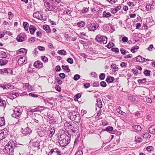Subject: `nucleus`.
I'll list each match as a JSON object with an SVG mask.
<instances>
[{
  "mask_svg": "<svg viewBox=\"0 0 155 155\" xmlns=\"http://www.w3.org/2000/svg\"><path fill=\"white\" fill-rule=\"evenodd\" d=\"M59 76L62 79H64L65 77V74L63 73H61L59 74Z\"/></svg>",
  "mask_w": 155,
  "mask_h": 155,
  "instance_id": "obj_63",
  "label": "nucleus"
},
{
  "mask_svg": "<svg viewBox=\"0 0 155 155\" xmlns=\"http://www.w3.org/2000/svg\"><path fill=\"white\" fill-rule=\"evenodd\" d=\"M81 95L80 93H78L74 96V99L75 101H77L78 99L81 97Z\"/></svg>",
  "mask_w": 155,
  "mask_h": 155,
  "instance_id": "obj_42",
  "label": "nucleus"
},
{
  "mask_svg": "<svg viewBox=\"0 0 155 155\" xmlns=\"http://www.w3.org/2000/svg\"><path fill=\"white\" fill-rule=\"evenodd\" d=\"M27 52V50L24 48H22L20 49L18 53V54H26Z\"/></svg>",
  "mask_w": 155,
  "mask_h": 155,
  "instance_id": "obj_35",
  "label": "nucleus"
},
{
  "mask_svg": "<svg viewBox=\"0 0 155 155\" xmlns=\"http://www.w3.org/2000/svg\"><path fill=\"white\" fill-rule=\"evenodd\" d=\"M25 86L27 89L29 91L34 90L33 87H32L28 83H25Z\"/></svg>",
  "mask_w": 155,
  "mask_h": 155,
  "instance_id": "obj_27",
  "label": "nucleus"
},
{
  "mask_svg": "<svg viewBox=\"0 0 155 155\" xmlns=\"http://www.w3.org/2000/svg\"><path fill=\"white\" fill-rule=\"evenodd\" d=\"M70 129L74 133L78 132L79 127L77 124L73 123L71 124H70L69 126Z\"/></svg>",
  "mask_w": 155,
  "mask_h": 155,
  "instance_id": "obj_10",
  "label": "nucleus"
},
{
  "mask_svg": "<svg viewBox=\"0 0 155 155\" xmlns=\"http://www.w3.org/2000/svg\"><path fill=\"white\" fill-rule=\"evenodd\" d=\"M23 25L25 30L28 31L29 25L28 23L27 22L25 21L23 22Z\"/></svg>",
  "mask_w": 155,
  "mask_h": 155,
  "instance_id": "obj_34",
  "label": "nucleus"
},
{
  "mask_svg": "<svg viewBox=\"0 0 155 155\" xmlns=\"http://www.w3.org/2000/svg\"><path fill=\"white\" fill-rule=\"evenodd\" d=\"M45 107L42 106H38V107L35 108L30 110L29 112H31L32 113V117H34L38 118H41V116L39 114H37V113H34L35 112H38V113H41V111L44 110L45 109Z\"/></svg>",
  "mask_w": 155,
  "mask_h": 155,
  "instance_id": "obj_3",
  "label": "nucleus"
},
{
  "mask_svg": "<svg viewBox=\"0 0 155 155\" xmlns=\"http://www.w3.org/2000/svg\"><path fill=\"white\" fill-rule=\"evenodd\" d=\"M100 85L101 87H105L107 86V84L105 82L102 81L100 83Z\"/></svg>",
  "mask_w": 155,
  "mask_h": 155,
  "instance_id": "obj_62",
  "label": "nucleus"
},
{
  "mask_svg": "<svg viewBox=\"0 0 155 155\" xmlns=\"http://www.w3.org/2000/svg\"><path fill=\"white\" fill-rule=\"evenodd\" d=\"M111 16V14L108 12L105 11H104L103 13V17L104 18H107Z\"/></svg>",
  "mask_w": 155,
  "mask_h": 155,
  "instance_id": "obj_23",
  "label": "nucleus"
},
{
  "mask_svg": "<svg viewBox=\"0 0 155 155\" xmlns=\"http://www.w3.org/2000/svg\"><path fill=\"white\" fill-rule=\"evenodd\" d=\"M136 61L137 62H143L146 61H150V60L142 57L140 55H138L135 58Z\"/></svg>",
  "mask_w": 155,
  "mask_h": 155,
  "instance_id": "obj_14",
  "label": "nucleus"
},
{
  "mask_svg": "<svg viewBox=\"0 0 155 155\" xmlns=\"http://www.w3.org/2000/svg\"><path fill=\"white\" fill-rule=\"evenodd\" d=\"M41 59L45 62H47L48 61V58L45 56H41Z\"/></svg>",
  "mask_w": 155,
  "mask_h": 155,
  "instance_id": "obj_47",
  "label": "nucleus"
},
{
  "mask_svg": "<svg viewBox=\"0 0 155 155\" xmlns=\"http://www.w3.org/2000/svg\"><path fill=\"white\" fill-rule=\"evenodd\" d=\"M39 132H40V133H39V134L40 137H42L43 136H46V130H41Z\"/></svg>",
  "mask_w": 155,
  "mask_h": 155,
  "instance_id": "obj_40",
  "label": "nucleus"
},
{
  "mask_svg": "<svg viewBox=\"0 0 155 155\" xmlns=\"http://www.w3.org/2000/svg\"><path fill=\"white\" fill-rule=\"evenodd\" d=\"M0 73L4 75L10 76L13 74L12 69L9 68H4L0 70Z\"/></svg>",
  "mask_w": 155,
  "mask_h": 155,
  "instance_id": "obj_7",
  "label": "nucleus"
},
{
  "mask_svg": "<svg viewBox=\"0 0 155 155\" xmlns=\"http://www.w3.org/2000/svg\"><path fill=\"white\" fill-rule=\"evenodd\" d=\"M13 112L14 113L12 114V116L17 119L19 118L21 114V110L19 108L16 107Z\"/></svg>",
  "mask_w": 155,
  "mask_h": 155,
  "instance_id": "obj_8",
  "label": "nucleus"
},
{
  "mask_svg": "<svg viewBox=\"0 0 155 155\" xmlns=\"http://www.w3.org/2000/svg\"><path fill=\"white\" fill-rule=\"evenodd\" d=\"M55 132V128L54 127H50L48 130V134H49V136L51 137L52 136Z\"/></svg>",
  "mask_w": 155,
  "mask_h": 155,
  "instance_id": "obj_16",
  "label": "nucleus"
},
{
  "mask_svg": "<svg viewBox=\"0 0 155 155\" xmlns=\"http://www.w3.org/2000/svg\"><path fill=\"white\" fill-rule=\"evenodd\" d=\"M132 128L134 131L139 132L141 130V127L137 125H134L132 126Z\"/></svg>",
  "mask_w": 155,
  "mask_h": 155,
  "instance_id": "obj_19",
  "label": "nucleus"
},
{
  "mask_svg": "<svg viewBox=\"0 0 155 155\" xmlns=\"http://www.w3.org/2000/svg\"><path fill=\"white\" fill-rule=\"evenodd\" d=\"M8 62L7 60L5 59H0V65L2 66L6 64Z\"/></svg>",
  "mask_w": 155,
  "mask_h": 155,
  "instance_id": "obj_30",
  "label": "nucleus"
},
{
  "mask_svg": "<svg viewBox=\"0 0 155 155\" xmlns=\"http://www.w3.org/2000/svg\"><path fill=\"white\" fill-rule=\"evenodd\" d=\"M35 38L34 37H32L28 39V41L30 43H32L35 41Z\"/></svg>",
  "mask_w": 155,
  "mask_h": 155,
  "instance_id": "obj_64",
  "label": "nucleus"
},
{
  "mask_svg": "<svg viewBox=\"0 0 155 155\" xmlns=\"http://www.w3.org/2000/svg\"><path fill=\"white\" fill-rule=\"evenodd\" d=\"M97 23H90L87 25V28L88 30L91 31H94L97 28Z\"/></svg>",
  "mask_w": 155,
  "mask_h": 155,
  "instance_id": "obj_13",
  "label": "nucleus"
},
{
  "mask_svg": "<svg viewBox=\"0 0 155 155\" xmlns=\"http://www.w3.org/2000/svg\"><path fill=\"white\" fill-rule=\"evenodd\" d=\"M23 146L22 144L17 143L15 140H12L5 146L3 151L5 154H8V155H14V150L15 148H22Z\"/></svg>",
  "mask_w": 155,
  "mask_h": 155,
  "instance_id": "obj_1",
  "label": "nucleus"
},
{
  "mask_svg": "<svg viewBox=\"0 0 155 155\" xmlns=\"http://www.w3.org/2000/svg\"><path fill=\"white\" fill-rule=\"evenodd\" d=\"M114 45V44L112 42H109L107 45V47L108 48H110Z\"/></svg>",
  "mask_w": 155,
  "mask_h": 155,
  "instance_id": "obj_51",
  "label": "nucleus"
},
{
  "mask_svg": "<svg viewBox=\"0 0 155 155\" xmlns=\"http://www.w3.org/2000/svg\"><path fill=\"white\" fill-rule=\"evenodd\" d=\"M85 25V22L82 21L78 22L77 24V26L81 28L84 27Z\"/></svg>",
  "mask_w": 155,
  "mask_h": 155,
  "instance_id": "obj_37",
  "label": "nucleus"
},
{
  "mask_svg": "<svg viewBox=\"0 0 155 155\" xmlns=\"http://www.w3.org/2000/svg\"><path fill=\"white\" fill-rule=\"evenodd\" d=\"M34 139L31 140V142H32V147L35 150H38L40 149L41 146L40 145V141L39 140L34 141Z\"/></svg>",
  "mask_w": 155,
  "mask_h": 155,
  "instance_id": "obj_6",
  "label": "nucleus"
},
{
  "mask_svg": "<svg viewBox=\"0 0 155 155\" xmlns=\"http://www.w3.org/2000/svg\"><path fill=\"white\" fill-rule=\"evenodd\" d=\"M36 29L35 27L33 25H31L29 28L30 33L31 34H33L35 31Z\"/></svg>",
  "mask_w": 155,
  "mask_h": 155,
  "instance_id": "obj_20",
  "label": "nucleus"
},
{
  "mask_svg": "<svg viewBox=\"0 0 155 155\" xmlns=\"http://www.w3.org/2000/svg\"><path fill=\"white\" fill-rule=\"evenodd\" d=\"M25 58L23 57H21L18 60V63L19 65L21 66L25 62Z\"/></svg>",
  "mask_w": 155,
  "mask_h": 155,
  "instance_id": "obj_24",
  "label": "nucleus"
},
{
  "mask_svg": "<svg viewBox=\"0 0 155 155\" xmlns=\"http://www.w3.org/2000/svg\"><path fill=\"white\" fill-rule=\"evenodd\" d=\"M146 150L147 151L150 152L153 151V148L151 146H149L147 147Z\"/></svg>",
  "mask_w": 155,
  "mask_h": 155,
  "instance_id": "obj_53",
  "label": "nucleus"
},
{
  "mask_svg": "<svg viewBox=\"0 0 155 155\" xmlns=\"http://www.w3.org/2000/svg\"><path fill=\"white\" fill-rule=\"evenodd\" d=\"M109 3L111 4H114L117 2V0H106Z\"/></svg>",
  "mask_w": 155,
  "mask_h": 155,
  "instance_id": "obj_58",
  "label": "nucleus"
},
{
  "mask_svg": "<svg viewBox=\"0 0 155 155\" xmlns=\"http://www.w3.org/2000/svg\"><path fill=\"white\" fill-rule=\"evenodd\" d=\"M6 87H4V88H6L7 89H12L14 88V86L11 84H7Z\"/></svg>",
  "mask_w": 155,
  "mask_h": 155,
  "instance_id": "obj_43",
  "label": "nucleus"
},
{
  "mask_svg": "<svg viewBox=\"0 0 155 155\" xmlns=\"http://www.w3.org/2000/svg\"><path fill=\"white\" fill-rule=\"evenodd\" d=\"M79 150L76 153V155H82L84 151V149H85V147L83 145L81 146L79 148Z\"/></svg>",
  "mask_w": 155,
  "mask_h": 155,
  "instance_id": "obj_18",
  "label": "nucleus"
},
{
  "mask_svg": "<svg viewBox=\"0 0 155 155\" xmlns=\"http://www.w3.org/2000/svg\"><path fill=\"white\" fill-rule=\"evenodd\" d=\"M44 5L48 11H53L54 8L53 5H52L47 0H44Z\"/></svg>",
  "mask_w": 155,
  "mask_h": 155,
  "instance_id": "obj_9",
  "label": "nucleus"
},
{
  "mask_svg": "<svg viewBox=\"0 0 155 155\" xmlns=\"http://www.w3.org/2000/svg\"><path fill=\"white\" fill-rule=\"evenodd\" d=\"M58 53L61 55H65L67 54L66 52L64 50H60L58 51Z\"/></svg>",
  "mask_w": 155,
  "mask_h": 155,
  "instance_id": "obj_39",
  "label": "nucleus"
},
{
  "mask_svg": "<svg viewBox=\"0 0 155 155\" xmlns=\"http://www.w3.org/2000/svg\"><path fill=\"white\" fill-rule=\"evenodd\" d=\"M60 139H59V143L60 146L62 147L66 146L70 142L71 140V135H68L64 134L60 135Z\"/></svg>",
  "mask_w": 155,
  "mask_h": 155,
  "instance_id": "obj_2",
  "label": "nucleus"
},
{
  "mask_svg": "<svg viewBox=\"0 0 155 155\" xmlns=\"http://www.w3.org/2000/svg\"><path fill=\"white\" fill-rule=\"evenodd\" d=\"M56 80L57 83L59 85H61L62 83V81L61 79L59 77H57L56 78Z\"/></svg>",
  "mask_w": 155,
  "mask_h": 155,
  "instance_id": "obj_50",
  "label": "nucleus"
},
{
  "mask_svg": "<svg viewBox=\"0 0 155 155\" xmlns=\"http://www.w3.org/2000/svg\"><path fill=\"white\" fill-rule=\"evenodd\" d=\"M32 131V130L31 128L28 127L23 130L22 132V134L25 136H27L30 134L31 133Z\"/></svg>",
  "mask_w": 155,
  "mask_h": 155,
  "instance_id": "obj_15",
  "label": "nucleus"
},
{
  "mask_svg": "<svg viewBox=\"0 0 155 155\" xmlns=\"http://www.w3.org/2000/svg\"><path fill=\"white\" fill-rule=\"evenodd\" d=\"M37 48L40 51H44L45 50V48L44 47L42 46H38Z\"/></svg>",
  "mask_w": 155,
  "mask_h": 155,
  "instance_id": "obj_56",
  "label": "nucleus"
},
{
  "mask_svg": "<svg viewBox=\"0 0 155 155\" xmlns=\"http://www.w3.org/2000/svg\"><path fill=\"white\" fill-rule=\"evenodd\" d=\"M5 124V118L4 117L0 116V127L4 126Z\"/></svg>",
  "mask_w": 155,
  "mask_h": 155,
  "instance_id": "obj_21",
  "label": "nucleus"
},
{
  "mask_svg": "<svg viewBox=\"0 0 155 155\" xmlns=\"http://www.w3.org/2000/svg\"><path fill=\"white\" fill-rule=\"evenodd\" d=\"M33 16L34 18H35L38 19H40L41 20H44L43 19L42 16H41V19L38 18V17H39V12H36L34 13L33 14Z\"/></svg>",
  "mask_w": 155,
  "mask_h": 155,
  "instance_id": "obj_36",
  "label": "nucleus"
},
{
  "mask_svg": "<svg viewBox=\"0 0 155 155\" xmlns=\"http://www.w3.org/2000/svg\"><path fill=\"white\" fill-rule=\"evenodd\" d=\"M121 7L120 5L116 7L115 8L112 10L111 12L112 14H114L116 13L119 10H120Z\"/></svg>",
  "mask_w": 155,
  "mask_h": 155,
  "instance_id": "obj_32",
  "label": "nucleus"
},
{
  "mask_svg": "<svg viewBox=\"0 0 155 155\" xmlns=\"http://www.w3.org/2000/svg\"><path fill=\"white\" fill-rule=\"evenodd\" d=\"M107 40L106 37L102 36L101 35H98L95 38V40L101 44H106L107 42Z\"/></svg>",
  "mask_w": 155,
  "mask_h": 155,
  "instance_id": "obj_5",
  "label": "nucleus"
},
{
  "mask_svg": "<svg viewBox=\"0 0 155 155\" xmlns=\"http://www.w3.org/2000/svg\"><path fill=\"white\" fill-rule=\"evenodd\" d=\"M80 134H79L78 135L77 137L75 138L74 141V145H77L80 140Z\"/></svg>",
  "mask_w": 155,
  "mask_h": 155,
  "instance_id": "obj_41",
  "label": "nucleus"
},
{
  "mask_svg": "<svg viewBox=\"0 0 155 155\" xmlns=\"http://www.w3.org/2000/svg\"><path fill=\"white\" fill-rule=\"evenodd\" d=\"M121 108V107L120 106H119L117 108V112L122 115H123L124 116H126V114L125 113V112H123V111H121L120 110V109Z\"/></svg>",
  "mask_w": 155,
  "mask_h": 155,
  "instance_id": "obj_29",
  "label": "nucleus"
},
{
  "mask_svg": "<svg viewBox=\"0 0 155 155\" xmlns=\"http://www.w3.org/2000/svg\"><path fill=\"white\" fill-rule=\"evenodd\" d=\"M61 67L63 70L66 71L67 72H69L70 71V70L69 69L68 65H62Z\"/></svg>",
  "mask_w": 155,
  "mask_h": 155,
  "instance_id": "obj_33",
  "label": "nucleus"
},
{
  "mask_svg": "<svg viewBox=\"0 0 155 155\" xmlns=\"http://www.w3.org/2000/svg\"><path fill=\"white\" fill-rule=\"evenodd\" d=\"M43 64L40 61H37L35 62L34 66L36 68H40L42 67Z\"/></svg>",
  "mask_w": 155,
  "mask_h": 155,
  "instance_id": "obj_17",
  "label": "nucleus"
},
{
  "mask_svg": "<svg viewBox=\"0 0 155 155\" xmlns=\"http://www.w3.org/2000/svg\"><path fill=\"white\" fill-rule=\"evenodd\" d=\"M151 71L150 70H145L144 72V74L147 76L150 75Z\"/></svg>",
  "mask_w": 155,
  "mask_h": 155,
  "instance_id": "obj_48",
  "label": "nucleus"
},
{
  "mask_svg": "<svg viewBox=\"0 0 155 155\" xmlns=\"http://www.w3.org/2000/svg\"><path fill=\"white\" fill-rule=\"evenodd\" d=\"M111 67L114 69L112 71L114 72V73L115 72L118 71V68L117 67L116 65L114 63H113L111 65Z\"/></svg>",
  "mask_w": 155,
  "mask_h": 155,
  "instance_id": "obj_26",
  "label": "nucleus"
},
{
  "mask_svg": "<svg viewBox=\"0 0 155 155\" xmlns=\"http://www.w3.org/2000/svg\"><path fill=\"white\" fill-rule=\"evenodd\" d=\"M5 104V101L0 98V106H4Z\"/></svg>",
  "mask_w": 155,
  "mask_h": 155,
  "instance_id": "obj_59",
  "label": "nucleus"
},
{
  "mask_svg": "<svg viewBox=\"0 0 155 155\" xmlns=\"http://www.w3.org/2000/svg\"><path fill=\"white\" fill-rule=\"evenodd\" d=\"M111 50L115 52V53H118L119 52L118 48H112Z\"/></svg>",
  "mask_w": 155,
  "mask_h": 155,
  "instance_id": "obj_61",
  "label": "nucleus"
},
{
  "mask_svg": "<svg viewBox=\"0 0 155 155\" xmlns=\"http://www.w3.org/2000/svg\"><path fill=\"white\" fill-rule=\"evenodd\" d=\"M80 78V76L78 74H75L73 78V79L75 81H77Z\"/></svg>",
  "mask_w": 155,
  "mask_h": 155,
  "instance_id": "obj_49",
  "label": "nucleus"
},
{
  "mask_svg": "<svg viewBox=\"0 0 155 155\" xmlns=\"http://www.w3.org/2000/svg\"><path fill=\"white\" fill-rule=\"evenodd\" d=\"M43 29L45 30L47 33L51 32V29L49 26L47 25H44L43 27Z\"/></svg>",
  "mask_w": 155,
  "mask_h": 155,
  "instance_id": "obj_31",
  "label": "nucleus"
},
{
  "mask_svg": "<svg viewBox=\"0 0 155 155\" xmlns=\"http://www.w3.org/2000/svg\"><path fill=\"white\" fill-rule=\"evenodd\" d=\"M146 78H143L142 79H138L137 81L139 84H144L146 82Z\"/></svg>",
  "mask_w": 155,
  "mask_h": 155,
  "instance_id": "obj_46",
  "label": "nucleus"
},
{
  "mask_svg": "<svg viewBox=\"0 0 155 155\" xmlns=\"http://www.w3.org/2000/svg\"><path fill=\"white\" fill-rule=\"evenodd\" d=\"M149 130L150 133L155 134V125L151 126L149 128Z\"/></svg>",
  "mask_w": 155,
  "mask_h": 155,
  "instance_id": "obj_25",
  "label": "nucleus"
},
{
  "mask_svg": "<svg viewBox=\"0 0 155 155\" xmlns=\"http://www.w3.org/2000/svg\"><path fill=\"white\" fill-rule=\"evenodd\" d=\"M7 57V55L5 52L4 51H1L0 53V58H5Z\"/></svg>",
  "mask_w": 155,
  "mask_h": 155,
  "instance_id": "obj_45",
  "label": "nucleus"
},
{
  "mask_svg": "<svg viewBox=\"0 0 155 155\" xmlns=\"http://www.w3.org/2000/svg\"><path fill=\"white\" fill-rule=\"evenodd\" d=\"M135 141L137 143H140L142 140V139L141 137H136Z\"/></svg>",
  "mask_w": 155,
  "mask_h": 155,
  "instance_id": "obj_54",
  "label": "nucleus"
},
{
  "mask_svg": "<svg viewBox=\"0 0 155 155\" xmlns=\"http://www.w3.org/2000/svg\"><path fill=\"white\" fill-rule=\"evenodd\" d=\"M71 114L72 115V116H71V115L70 117L71 120L74 121L75 122L78 123L80 122L81 120V118L78 112H73L72 113L71 115Z\"/></svg>",
  "mask_w": 155,
  "mask_h": 155,
  "instance_id": "obj_4",
  "label": "nucleus"
},
{
  "mask_svg": "<svg viewBox=\"0 0 155 155\" xmlns=\"http://www.w3.org/2000/svg\"><path fill=\"white\" fill-rule=\"evenodd\" d=\"M96 102V105L99 108L101 109L102 107V104L100 98H98L97 99Z\"/></svg>",
  "mask_w": 155,
  "mask_h": 155,
  "instance_id": "obj_22",
  "label": "nucleus"
},
{
  "mask_svg": "<svg viewBox=\"0 0 155 155\" xmlns=\"http://www.w3.org/2000/svg\"><path fill=\"white\" fill-rule=\"evenodd\" d=\"M24 38L22 36L19 35L17 38V41L19 42L23 41L24 40Z\"/></svg>",
  "mask_w": 155,
  "mask_h": 155,
  "instance_id": "obj_38",
  "label": "nucleus"
},
{
  "mask_svg": "<svg viewBox=\"0 0 155 155\" xmlns=\"http://www.w3.org/2000/svg\"><path fill=\"white\" fill-rule=\"evenodd\" d=\"M67 61L70 64H72L74 62L73 60L71 58H68L67 60Z\"/></svg>",
  "mask_w": 155,
  "mask_h": 155,
  "instance_id": "obj_55",
  "label": "nucleus"
},
{
  "mask_svg": "<svg viewBox=\"0 0 155 155\" xmlns=\"http://www.w3.org/2000/svg\"><path fill=\"white\" fill-rule=\"evenodd\" d=\"M55 89L58 92H60L61 90V88L60 86L58 85H56L55 87Z\"/></svg>",
  "mask_w": 155,
  "mask_h": 155,
  "instance_id": "obj_60",
  "label": "nucleus"
},
{
  "mask_svg": "<svg viewBox=\"0 0 155 155\" xmlns=\"http://www.w3.org/2000/svg\"><path fill=\"white\" fill-rule=\"evenodd\" d=\"M114 80V77L111 76H109L107 77L106 80V81L108 83H112L113 82Z\"/></svg>",
  "mask_w": 155,
  "mask_h": 155,
  "instance_id": "obj_28",
  "label": "nucleus"
},
{
  "mask_svg": "<svg viewBox=\"0 0 155 155\" xmlns=\"http://www.w3.org/2000/svg\"><path fill=\"white\" fill-rule=\"evenodd\" d=\"M48 155H61V153L58 148H55L51 149Z\"/></svg>",
  "mask_w": 155,
  "mask_h": 155,
  "instance_id": "obj_12",
  "label": "nucleus"
},
{
  "mask_svg": "<svg viewBox=\"0 0 155 155\" xmlns=\"http://www.w3.org/2000/svg\"><path fill=\"white\" fill-rule=\"evenodd\" d=\"M113 130V128L110 126H109L107 127L104 130L106 131L107 132H111Z\"/></svg>",
  "mask_w": 155,
  "mask_h": 155,
  "instance_id": "obj_44",
  "label": "nucleus"
},
{
  "mask_svg": "<svg viewBox=\"0 0 155 155\" xmlns=\"http://www.w3.org/2000/svg\"><path fill=\"white\" fill-rule=\"evenodd\" d=\"M8 131L5 129L0 130V140L6 137L8 135Z\"/></svg>",
  "mask_w": 155,
  "mask_h": 155,
  "instance_id": "obj_11",
  "label": "nucleus"
},
{
  "mask_svg": "<svg viewBox=\"0 0 155 155\" xmlns=\"http://www.w3.org/2000/svg\"><path fill=\"white\" fill-rule=\"evenodd\" d=\"M8 18L9 20H11L13 17V15L11 12H9L8 13Z\"/></svg>",
  "mask_w": 155,
  "mask_h": 155,
  "instance_id": "obj_57",
  "label": "nucleus"
},
{
  "mask_svg": "<svg viewBox=\"0 0 155 155\" xmlns=\"http://www.w3.org/2000/svg\"><path fill=\"white\" fill-rule=\"evenodd\" d=\"M105 77V74L104 73H101L99 76V78L101 80H103Z\"/></svg>",
  "mask_w": 155,
  "mask_h": 155,
  "instance_id": "obj_52",
  "label": "nucleus"
}]
</instances>
